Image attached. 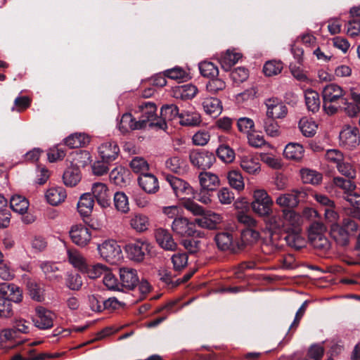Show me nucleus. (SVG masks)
<instances>
[{
    "label": "nucleus",
    "mask_w": 360,
    "mask_h": 360,
    "mask_svg": "<svg viewBox=\"0 0 360 360\" xmlns=\"http://www.w3.org/2000/svg\"><path fill=\"white\" fill-rule=\"evenodd\" d=\"M183 205L194 216L200 217L195 219V223L201 228L215 229L222 221V217L219 214L210 211L206 212L202 206L190 198L186 199L183 202Z\"/></svg>",
    "instance_id": "obj_1"
},
{
    "label": "nucleus",
    "mask_w": 360,
    "mask_h": 360,
    "mask_svg": "<svg viewBox=\"0 0 360 360\" xmlns=\"http://www.w3.org/2000/svg\"><path fill=\"white\" fill-rule=\"evenodd\" d=\"M252 198L250 206L254 213L261 217L270 216L273 213L274 201L264 189L254 191Z\"/></svg>",
    "instance_id": "obj_2"
},
{
    "label": "nucleus",
    "mask_w": 360,
    "mask_h": 360,
    "mask_svg": "<svg viewBox=\"0 0 360 360\" xmlns=\"http://www.w3.org/2000/svg\"><path fill=\"white\" fill-rule=\"evenodd\" d=\"M139 109L141 112L139 120H143V128L147 126L148 123L149 127H157L159 129H165L167 124L162 119L156 115L157 107L154 103L152 102H143L139 105Z\"/></svg>",
    "instance_id": "obj_3"
},
{
    "label": "nucleus",
    "mask_w": 360,
    "mask_h": 360,
    "mask_svg": "<svg viewBox=\"0 0 360 360\" xmlns=\"http://www.w3.org/2000/svg\"><path fill=\"white\" fill-rule=\"evenodd\" d=\"M339 146L346 150H353L360 144V134L357 127L349 124L343 126L339 133Z\"/></svg>",
    "instance_id": "obj_4"
},
{
    "label": "nucleus",
    "mask_w": 360,
    "mask_h": 360,
    "mask_svg": "<svg viewBox=\"0 0 360 360\" xmlns=\"http://www.w3.org/2000/svg\"><path fill=\"white\" fill-rule=\"evenodd\" d=\"M196 224L190 221L187 218L180 217L175 218L172 224V229L174 233L179 236L191 237L197 236L203 238L204 233L195 229Z\"/></svg>",
    "instance_id": "obj_5"
},
{
    "label": "nucleus",
    "mask_w": 360,
    "mask_h": 360,
    "mask_svg": "<svg viewBox=\"0 0 360 360\" xmlns=\"http://www.w3.org/2000/svg\"><path fill=\"white\" fill-rule=\"evenodd\" d=\"M150 244L146 240L137 239L126 245L125 251L130 260L141 262L150 251Z\"/></svg>",
    "instance_id": "obj_6"
},
{
    "label": "nucleus",
    "mask_w": 360,
    "mask_h": 360,
    "mask_svg": "<svg viewBox=\"0 0 360 360\" xmlns=\"http://www.w3.org/2000/svg\"><path fill=\"white\" fill-rule=\"evenodd\" d=\"M98 250L101 257L112 264H117L122 258L120 246L112 240H105L98 245Z\"/></svg>",
    "instance_id": "obj_7"
},
{
    "label": "nucleus",
    "mask_w": 360,
    "mask_h": 360,
    "mask_svg": "<svg viewBox=\"0 0 360 360\" xmlns=\"http://www.w3.org/2000/svg\"><path fill=\"white\" fill-rule=\"evenodd\" d=\"M69 233L72 241L80 247H85L91 240V230L83 224L73 225Z\"/></svg>",
    "instance_id": "obj_8"
},
{
    "label": "nucleus",
    "mask_w": 360,
    "mask_h": 360,
    "mask_svg": "<svg viewBox=\"0 0 360 360\" xmlns=\"http://www.w3.org/2000/svg\"><path fill=\"white\" fill-rule=\"evenodd\" d=\"M189 158L194 166L203 169L210 168L215 162L214 155L205 150L191 151Z\"/></svg>",
    "instance_id": "obj_9"
},
{
    "label": "nucleus",
    "mask_w": 360,
    "mask_h": 360,
    "mask_svg": "<svg viewBox=\"0 0 360 360\" xmlns=\"http://www.w3.org/2000/svg\"><path fill=\"white\" fill-rule=\"evenodd\" d=\"M166 180L177 198L184 199L193 193V188L184 180L172 175H167Z\"/></svg>",
    "instance_id": "obj_10"
},
{
    "label": "nucleus",
    "mask_w": 360,
    "mask_h": 360,
    "mask_svg": "<svg viewBox=\"0 0 360 360\" xmlns=\"http://www.w3.org/2000/svg\"><path fill=\"white\" fill-rule=\"evenodd\" d=\"M120 286L126 290H133L139 283L137 271L134 269L124 266L119 269Z\"/></svg>",
    "instance_id": "obj_11"
},
{
    "label": "nucleus",
    "mask_w": 360,
    "mask_h": 360,
    "mask_svg": "<svg viewBox=\"0 0 360 360\" xmlns=\"http://www.w3.org/2000/svg\"><path fill=\"white\" fill-rule=\"evenodd\" d=\"M36 317L33 319L34 326L41 330L51 328L53 326L55 314L43 307H38L35 309Z\"/></svg>",
    "instance_id": "obj_12"
},
{
    "label": "nucleus",
    "mask_w": 360,
    "mask_h": 360,
    "mask_svg": "<svg viewBox=\"0 0 360 360\" xmlns=\"http://www.w3.org/2000/svg\"><path fill=\"white\" fill-rule=\"evenodd\" d=\"M265 105L267 108V117L280 119L285 117L288 113V109L285 105L277 98L266 99Z\"/></svg>",
    "instance_id": "obj_13"
},
{
    "label": "nucleus",
    "mask_w": 360,
    "mask_h": 360,
    "mask_svg": "<svg viewBox=\"0 0 360 360\" xmlns=\"http://www.w3.org/2000/svg\"><path fill=\"white\" fill-rule=\"evenodd\" d=\"M98 152L104 162L110 163L117 158L120 153V148L116 142L108 141L98 146Z\"/></svg>",
    "instance_id": "obj_14"
},
{
    "label": "nucleus",
    "mask_w": 360,
    "mask_h": 360,
    "mask_svg": "<svg viewBox=\"0 0 360 360\" xmlns=\"http://www.w3.org/2000/svg\"><path fill=\"white\" fill-rule=\"evenodd\" d=\"M91 191L98 205L104 208L110 206L111 193L105 184L99 182L94 184Z\"/></svg>",
    "instance_id": "obj_15"
},
{
    "label": "nucleus",
    "mask_w": 360,
    "mask_h": 360,
    "mask_svg": "<svg viewBox=\"0 0 360 360\" xmlns=\"http://www.w3.org/2000/svg\"><path fill=\"white\" fill-rule=\"evenodd\" d=\"M240 165L249 174H257L261 170V164L257 157L248 154L240 157Z\"/></svg>",
    "instance_id": "obj_16"
},
{
    "label": "nucleus",
    "mask_w": 360,
    "mask_h": 360,
    "mask_svg": "<svg viewBox=\"0 0 360 360\" xmlns=\"http://www.w3.org/2000/svg\"><path fill=\"white\" fill-rule=\"evenodd\" d=\"M155 239L160 246L166 250L173 251L177 248V244L174 242L172 236L166 229H157Z\"/></svg>",
    "instance_id": "obj_17"
},
{
    "label": "nucleus",
    "mask_w": 360,
    "mask_h": 360,
    "mask_svg": "<svg viewBox=\"0 0 360 360\" xmlns=\"http://www.w3.org/2000/svg\"><path fill=\"white\" fill-rule=\"evenodd\" d=\"M323 100L326 101L339 102L344 99L343 89L335 84L326 85L322 91Z\"/></svg>",
    "instance_id": "obj_18"
},
{
    "label": "nucleus",
    "mask_w": 360,
    "mask_h": 360,
    "mask_svg": "<svg viewBox=\"0 0 360 360\" xmlns=\"http://www.w3.org/2000/svg\"><path fill=\"white\" fill-rule=\"evenodd\" d=\"M143 122V120L135 121L131 114L124 113L121 117L118 128L122 134H126L132 130L142 129Z\"/></svg>",
    "instance_id": "obj_19"
},
{
    "label": "nucleus",
    "mask_w": 360,
    "mask_h": 360,
    "mask_svg": "<svg viewBox=\"0 0 360 360\" xmlns=\"http://www.w3.org/2000/svg\"><path fill=\"white\" fill-rule=\"evenodd\" d=\"M138 182L142 189L148 193H155L159 189L157 177L150 173L141 175L138 179Z\"/></svg>",
    "instance_id": "obj_20"
},
{
    "label": "nucleus",
    "mask_w": 360,
    "mask_h": 360,
    "mask_svg": "<svg viewBox=\"0 0 360 360\" xmlns=\"http://www.w3.org/2000/svg\"><path fill=\"white\" fill-rule=\"evenodd\" d=\"M330 235L339 245L346 246L349 243V232L346 231L345 227H342L338 224H334L331 226Z\"/></svg>",
    "instance_id": "obj_21"
},
{
    "label": "nucleus",
    "mask_w": 360,
    "mask_h": 360,
    "mask_svg": "<svg viewBox=\"0 0 360 360\" xmlns=\"http://www.w3.org/2000/svg\"><path fill=\"white\" fill-rule=\"evenodd\" d=\"M300 192L292 191L290 193L281 194L276 199V203L281 207L293 208L299 203L298 195Z\"/></svg>",
    "instance_id": "obj_22"
},
{
    "label": "nucleus",
    "mask_w": 360,
    "mask_h": 360,
    "mask_svg": "<svg viewBox=\"0 0 360 360\" xmlns=\"http://www.w3.org/2000/svg\"><path fill=\"white\" fill-rule=\"evenodd\" d=\"M198 179L200 184L204 190L214 191L219 185L218 176L210 172H200Z\"/></svg>",
    "instance_id": "obj_23"
},
{
    "label": "nucleus",
    "mask_w": 360,
    "mask_h": 360,
    "mask_svg": "<svg viewBox=\"0 0 360 360\" xmlns=\"http://www.w3.org/2000/svg\"><path fill=\"white\" fill-rule=\"evenodd\" d=\"M45 197L49 204L56 206L65 200L67 194L63 187H52L46 191Z\"/></svg>",
    "instance_id": "obj_24"
},
{
    "label": "nucleus",
    "mask_w": 360,
    "mask_h": 360,
    "mask_svg": "<svg viewBox=\"0 0 360 360\" xmlns=\"http://www.w3.org/2000/svg\"><path fill=\"white\" fill-rule=\"evenodd\" d=\"M202 105L206 114L212 117H217L222 111L221 101L217 98L207 97L204 98Z\"/></svg>",
    "instance_id": "obj_25"
},
{
    "label": "nucleus",
    "mask_w": 360,
    "mask_h": 360,
    "mask_svg": "<svg viewBox=\"0 0 360 360\" xmlns=\"http://www.w3.org/2000/svg\"><path fill=\"white\" fill-rule=\"evenodd\" d=\"M283 246L278 233H271L269 240L262 245V250L266 255H271L279 250Z\"/></svg>",
    "instance_id": "obj_26"
},
{
    "label": "nucleus",
    "mask_w": 360,
    "mask_h": 360,
    "mask_svg": "<svg viewBox=\"0 0 360 360\" xmlns=\"http://www.w3.org/2000/svg\"><path fill=\"white\" fill-rule=\"evenodd\" d=\"M94 200L91 193H84L77 203L78 212L83 217L89 216L94 208Z\"/></svg>",
    "instance_id": "obj_27"
},
{
    "label": "nucleus",
    "mask_w": 360,
    "mask_h": 360,
    "mask_svg": "<svg viewBox=\"0 0 360 360\" xmlns=\"http://www.w3.org/2000/svg\"><path fill=\"white\" fill-rule=\"evenodd\" d=\"M129 225L131 229L137 232H143L148 229V217L140 213L134 214L130 217Z\"/></svg>",
    "instance_id": "obj_28"
},
{
    "label": "nucleus",
    "mask_w": 360,
    "mask_h": 360,
    "mask_svg": "<svg viewBox=\"0 0 360 360\" xmlns=\"http://www.w3.org/2000/svg\"><path fill=\"white\" fill-rule=\"evenodd\" d=\"M89 141L90 139L86 134L75 133L65 139V144L70 148H77L85 146Z\"/></svg>",
    "instance_id": "obj_29"
},
{
    "label": "nucleus",
    "mask_w": 360,
    "mask_h": 360,
    "mask_svg": "<svg viewBox=\"0 0 360 360\" xmlns=\"http://www.w3.org/2000/svg\"><path fill=\"white\" fill-rule=\"evenodd\" d=\"M283 155L287 159L300 160L304 155L303 146L299 143H289L284 149Z\"/></svg>",
    "instance_id": "obj_30"
},
{
    "label": "nucleus",
    "mask_w": 360,
    "mask_h": 360,
    "mask_svg": "<svg viewBox=\"0 0 360 360\" xmlns=\"http://www.w3.org/2000/svg\"><path fill=\"white\" fill-rule=\"evenodd\" d=\"M179 123L184 126H198L201 122V117L195 111L183 110L179 115Z\"/></svg>",
    "instance_id": "obj_31"
},
{
    "label": "nucleus",
    "mask_w": 360,
    "mask_h": 360,
    "mask_svg": "<svg viewBox=\"0 0 360 360\" xmlns=\"http://www.w3.org/2000/svg\"><path fill=\"white\" fill-rule=\"evenodd\" d=\"M240 58L241 54L240 53H236L227 50L226 53L220 56L219 63L224 70L229 71Z\"/></svg>",
    "instance_id": "obj_32"
},
{
    "label": "nucleus",
    "mask_w": 360,
    "mask_h": 360,
    "mask_svg": "<svg viewBox=\"0 0 360 360\" xmlns=\"http://www.w3.org/2000/svg\"><path fill=\"white\" fill-rule=\"evenodd\" d=\"M68 257L70 263L80 271L86 269V261L82 255L75 249L68 250Z\"/></svg>",
    "instance_id": "obj_33"
},
{
    "label": "nucleus",
    "mask_w": 360,
    "mask_h": 360,
    "mask_svg": "<svg viewBox=\"0 0 360 360\" xmlns=\"http://www.w3.org/2000/svg\"><path fill=\"white\" fill-rule=\"evenodd\" d=\"M10 207L16 213H25L29 207L28 200L20 195H13L10 200Z\"/></svg>",
    "instance_id": "obj_34"
},
{
    "label": "nucleus",
    "mask_w": 360,
    "mask_h": 360,
    "mask_svg": "<svg viewBox=\"0 0 360 360\" xmlns=\"http://www.w3.org/2000/svg\"><path fill=\"white\" fill-rule=\"evenodd\" d=\"M165 167L171 172L177 174H182L186 170L185 161L179 156L168 158L165 162Z\"/></svg>",
    "instance_id": "obj_35"
},
{
    "label": "nucleus",
    "mask_w": 360,
    "mask_h": 360,
    "mask_svg": "<svg viewBox=\"0 0 360 360\" xmlns=\"http://www.w3.org/2000/svg\"><path fill=\"white\" fill-rule=\"evenodd\" d=\"M305 103L307 109L313 112H316L320 107L319 94L311 89H307L304 93Z\"/></svg>",
    "instance_id": "obj_36"
},
{
    "label": "nucleus",
    "mask_w": 360,
    "mask_h": 360,
    "mask_svg": "<svg viewBox=\"0 0 360 360\" xmlns=\"http://www.w3.org/2000/svg\"><path fill=\"white\" fill-rule=\"evenodd\" d=\"M64 184L68 186H75L81 179L79 170L77 167H69L63 174Z\"/></svg>",
    "instance_id": "obj_37"
},
{
    "label": "nucleus",
    "mask_w": 360,
    "mask_h": 360,
    "mask_svg": "<svg viewBox=\"0 0 360 360\" xmlns=\"http://www.w3.org/2000/svg\"><path fill=\"white\" fill-rule=\"evenodd\" d=\"M197 92L198 89L195 85L188 84L179 86L175 91V96L183 100L191 99Z\"/></svg>",
    "instance_id": "obj_38"
},
{
    "label": "nucleus",
    "mask_w": 360,
    "mask_h": 360,
    "mask_svg": "<svg viewBox=\"0 0 360 360\" xmlns=\"http://www.w3.org/2000/svg\"><path fill=\"white\" fill-rule=\"evenodd\" d=\"M113 200L115 207L118 212L124 214L129 212L130 210L129 200L124 192H116Z\"/></svg>",
    "instance_id": "obj_39"
},
{
    "label": "nucleus",
    "mask_w": 360,
    "mask_h": 360,
    "mask_svg": "<svg viewBox=\"0 0 360 360\" xmlns=\"http://www.w3.org/2000/svg\"><path fill=\"white\" fill-rule=\"evenodd\" d=\"M310 244L314 249L321 253H325L330 248V243L328 238L323 235L309 238Z\"/></svg>",
    "instance_id": "obj_40"
},
{
    "label": "nucleus",
    "mask_w": 360,
    "mask_h": 360,
    "mask_svg": "<svg viewBox=\"0 0 360 360\" xmlns=\"http://www.w3.org/2000/svg\"><path fill=\"white\" fill-rule=\"evenodd\" d=\"M229 185L234 189L240 191L244 189L243 177L239 171L232 170L227 174Z\"/></svg>",
    "instance_id": "obj_41"
},
{
    "label": "nucleus",
    "mask_w": 360,
    "mask_h": 360,
    "mask_svg": "<svg viewBox=\"0 0 360 360\" xmlns=\"http://www.w3.org/2000/svg\"><path fill=\"white\" fill-rule=\"evenodd\" d=\"M179 108L176 105L173 104L165 105L161 108L160 115L159 119H162L166 123L167 120L171 121L180 115Z\"/></svg>",
    "instance_id": "obj_42"
},
{
    "label": "nucleus",
    "mask_w": 360,
    "mask_h": 360,
    "mask_svg": "<svg viewBox=\"0 0 360 360\" xmlns=\"http://www.w3.org/2000/svg\"><path fill=\"white\" fill-rule=\"evenodd\" d=\"M108 270V267L102 264H96L94 265H86V269L82 272L91 279H96L103 275Z\"/></svg>",
    "instance_id": "obj_43"
},
{
    "label": "nucleus",
    "mask_w": 360,
    "mask_h": 360,
    "mask_svg": "<svg viewBox=\"0 0 360 360\" xmlns=\"http://www.w3.org/2000/svg\"><path fill=\"white\" fill-rule=\"evenodd\" d=\"M266 217H268L267 224L269 229L274 231L272 233H278L277 231L281 232L282 231H288V229L285 228L283 220L280 215L271 214L270 216H267Z\"/></svg>",
    "instance_id": "obj_44"
},
{
    "label": "nucleus",
    "mask_w": 360,
    "mask_h": 360,
    "mask_svg": "<svg viewBox=\"0 0 360 360\" xmlns=\"http://www.w3.org/2000/svg\"><path fill=\"white\" fill-rule=\"evenodd\" d=\"M333 183L336 187L342 189L346 195L354 191L356 188L355 184L349 179H345L340 176H335L333 179Z\"/></svg>",
    "instance_id": "obj_45"
},
{
    "label": "nucleus",
    "mask_w": 360,
    "mask_h": 360,
    "mask_svg": "<svg viewBox=\"0 0 360 360\" xmlns=\"http://www.w3.org/2000/svg\"><path fill=\"white\" fill-rule=\"evenodd\" d=\"M217 247L221 250H227L231 248L233 243L232 235L229 233H219L215 236Z\"/></svg>",
    "instance_id": "obj_46"
},
{
    "label": "nucleus",
    "mask_w": 360,
    "mask_h": 360,
    "mask_svg": "<svg viewBox=\"0 0 360 360\" xmlns=\"http://www.w3.org/2000/svg\"><path fill=\"white\" fill-rule=\"evenodd\" d=\"M299 128L304 136L311 137L316 133L317 126L313 121L304 117L299 122Z\"/></svg>",
    "instance_id": "obj_47"
},
{
    "label": "nucleus",
    "mask_w": 360,
    "mask_h": 360,
    "mask_svg": "<svg viewBox=\"0 0 360 360\" xmlns=\"http://www.w3.org/2000/svg\"><path fill=\"white\" fill-rule=\"evenodd\" d=\"M199 69L202 76L213 78L218 75V68L212 62L203 61L199 64Z\"/></svg>",
    "instance_id": "obj_48"
},
{
    "label": "nucleus",
    "mask_w": 360,
    "mask_h": 360,
    "mask_svg": "<svg viewBox=\"0 0 360 360\" xmlns=\"http://www.w3.org/2000/svg\"><path fill=\"white\" fill-rule=\"evenodd\" d=\"M130 167L135 173L143 174L148 173L149 165L147 161L141 157H135L130 162Z\"/></svg>",
    "instance_id": "obj_49"
},
{
    "label": "nucleus",
    "mask_w": 360,
    "mask_h": 360,
    "mask_svg": "<svg viewBox=\"0 0 360 360\" xmlns=\"http://www.w3.org/2000/svg\"><path fill=\"white\" fill-rule=\"evenodd\" d=\"M218 158L226 163H230L235 159L234 151L227 145L221 144L217 150Z\"/></svg>",
    "instance_id": "obj_50"
},
{
    "label": "nucleus",
    "mask_w": 360,
    "mask_h": 360,
    "mask_svg": "<svg viewBox=\"0 0 360 360\" xmlns=\"http://www.w3.org/2000/svg\"><path fill=\"white\" fill-rule=\"evenodd\" d=\"M336 168L339 173L342 175L347 177L349 179H354L356 176V171L352 164L348 162H345V160L341 161L340 163L338 164Z\"/></svg>",
    "instance_id": "obj_51"
},
{
    "label": "nucleus",
    "mask_w": 360,
    "mask_h": 360,
    "mask_svg": "<svg viewBox=\"0 0 360 360\" xmlns=\"http://www.w3.org/2000/svg\"><path fill=\"white\" fill-rule=\"evenodd\" d=\"M301 176L304 184H318L322 179L321 174L309 169H302Z\"/></svg>",
    "instance_id": "obj_52"
},
{
    "label": "nucleus",
    "mask_w": 360,
    "mask_h": 360,
    "mask_svg": "<svg viewBox=\"0 0 360 360\" xmlns=\"http://www.w3.org/2000/svg\"><path fill=\"white\" fill-rule=\"evenodd\" d=\"M283 70V64L281 61L270 60L266 62L263 68L264 73L268 76H274L279 74Z\"/></svg>",
    "instance_id": "obj_53"
},
{
    "label": "nucleus",
    "mask_w": 360,
    "mask_h": 360,
    "mask_svg": "<svg viewBox=\"0 0 360 360\" xmlns=\"http://www.w3.org/2000/svg\"><path fill=\"white\" fill-rule=\"evenodd\" d=\"M191 237L182 240L181 244L189 253L194 254L200 250V240L197 236Z\"/></svg>",
    "instance_id": "obj_54"
},
{
    "label": "nucleus",
    "mask_w": 360,
    "mask_h": 360,
    "mask_svg": "<svg viewBox=\"0 0 360 360\" xmlns=\"http://www.w3.org/2000/svg\"><path fill=\"white\" fill-rule=\"evenodd\" d=\"M226 88L225 82L221 78H211L206 84V89L211 94H217Z\"/></svg>",
    "instance_id": "obj_55"
},
{
    "label": "nucleus",
    "mask_w": 360,
    "mask_h": 360,
    "mask_svg": "<svg viewBox=\"0 0 360 360\" xmlns=\"http://www.w3.org/2000/svg\"><path fill=\"white\" fill-rule=\"evenodd\" d=\"M171 259L173 264V269L176 271H181L188 264V255L186 253L179 252L174 254Z\"/></svg>",
    "instance_id": "obj_56"
},
{
    "label": "nucleus",
    "mask_w": 360,
    "mask_h": 360,
    "mask_svg": "<svg viewBox=\"0 0 360 360\" xmlns=\"http://www.w3.org/2000/svg\"><path fill=\"white\" fill-rule=\"evenodd\" d=\"M40 268L48 279L53 280L58 278L56 273L58 271V268L56 264L50 262H42L40 264Z\"/></svg>",
    "instance_id": "obj_57"
},
{
    "label": "nucleus",
    "mask_w": 360,
    "mask_h": 360,
    "mask_svg": "<svg viewBox=\"0 0 360 360\" xmlns=\"http://www.w3.org/2000/svg\"><path fill=\"white\" fill-rule=\"evenodd\" d=\"M30 297L38 302L44 298V290L41 286L34 281H28L27 284Z\"/></svg>",
    "instance_id": "obj_58"
},
{
    "label": "nucleus",
    "mask_w": 360,
    "mask_h": 360,
    "mask_svg": "<svg viewBox=\"0 0 360 360\" xmlns=\"http://www.w3.org/2000/svg\"><path fill=\"white\" fill-rule=\"evenodd\" d=\"M324 157L328 162L334 164L335 166L345 159L344 154L338 149L327 150Z\"/></svg>",
    "instance_id": "obj_59"
},
{
    "label": "nucleus",
    "mask_w": 360,
    "mask_h": 360,
    "mask_svg": "<svg viewBox=\"0 0 360 360\" xmlns=\"http://www.w3.org/2000/svg\"><path fill=\"white\" fill-rule=\"evenodd\" d=\"M264 128L270 136L276 137L280 134L279 126L274 118L267 117L264 122Z\"/></svg>",
    "instance_id": "obj_60"
},
{
    "label": "nucleus",
    "mask_w": 360,
    "mask_h": 360,
    "mask_svg": "<svg viewBox=\"0 0 360 360\" xmlns=\"http://www.w3.org/2000/svg\"><path fill=\"white\" fill-rule=\"evenodd\" d=\"M236 218L238 222L247 227L246 229L255 228L257 225V220L253 217L243 211H239L236 214Z\"/></svg>",
    "instance_id": "obj_61"
},
{
    "label": "nucleus",
    "mask_w": 360,
    "mask_h": 360,
    "mask_svg": "<svg viewBox=\"0 0 360 360\" xmlns=\"http://www.w3.org/2000/svg\"><path fill=\"white\" fill-rule=\"evenodd\" d=\"M323 353L324 349L321 345H312L308 349L305 360H321Z\"/></svg>",
    "instance_id": "obj_62"
},
{
    "label": "nucleus",
    "mask_w": 360,
    "mask_h": 360,
    "mask_svg": "<svg viewBox=\"0 0 360 360\" xmlns=\"http://www.w3.org/2000/svg\"><path fill=\"white\" fill-rule=\"evenodd\" d=\"M342 109L348 116L354 117L360 112V103L347 102L345 98L341 100Z\"/></svg>",
    "instance_id": "obj_63"
},
{
    "label": "nucleus",
    "mask_w": 360,
    "mask_h": 360,
    "mask_svg": "<svg viewBox=\"0 0 360 360\" xmlns=\"http://www.w3.org/2000/svg\"><path fill=\"white\" fill-rule=\"evenodd\" d=\"M259 238V233L254 228L245 229L241 233V238L247 244L255 243Z\"/></svg>",
    "instance_id": "obj_64"
}]
</instances>
